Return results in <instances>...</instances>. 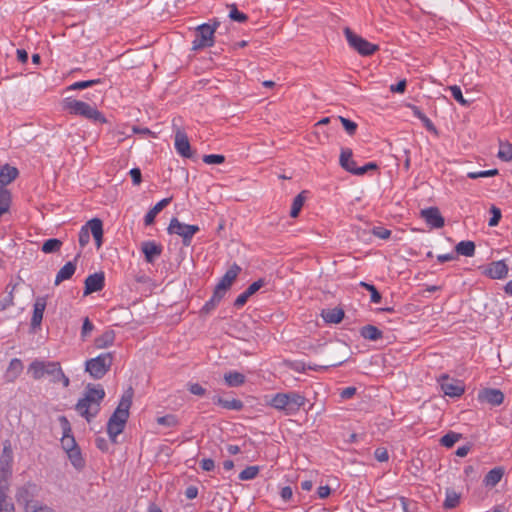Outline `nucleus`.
Returning a JSON list of instances; mask_svg holds the SVG:
<instances>
[{"instance_id":"1","label":"nucleus","mask_w":512,"mask_h":512,"mask_svg":"<svg viewBox=\"0 0 512 512\" xmlns=\"http://www.w3.org/2000/svg\"><path fill=\"white\" fill-rule=\"evenodd\" d=\"M133 389L128 388L122 395L120 402L111 415L107 423V433L112 442H117V436L121 434L125 428V424L129 418V410L132 405Z\"/></svg>"},{"instance_id":"2","label":"nucleus","mask_w":512,"mask_h":512,"mask_svg":"<svg viewBox=\"0 0 512 512\" xmlns=\"http://www.w3.org/2000/svg\"><path fill=\"white\" fill-rule=\"evenodd\" d=\"M306 403L304 395L296 391L288 393H276L268 404L285 415H295Z\"/></svg>"},{"instance_id":"3","label":"nucleus","mask_w":512,"mask_h":512,"mask_svg":"<svg viewBox=\"0 0 512 512\" xmlns=\"http://www.w3.org/2000/svg\"><path fill=\"white\" fill-rule=\"evenodd\" d=\"M63 108L71 114L83 116L93 122L106 123L107 121L97 108L80 100L66 98L63 102Z\"/></svg>"},{"instance_id":"4","label":"nucleus","mask_w":512,"mask_h":512,"mask_svg":"<svg viewBox=\"0 0 512 512\" xmlns=\"http://www.w3.org/2000/svg\"><path fill=\"white\" fill-rule=\"evenodd\" d=\"M113 363L111 353H102L95 358L89 359L85 363V370L94 379H101L110 370Z\"/></svg>"},{"instance_id":"5","label":"nucleus","mask_w":512,"mask_h":512,"mask_svg":"<svg viewBox=\"0 0 512 512\" xmlns=\"http://www.w3.org/2000/svg\"><path fill=\"white\" fill-rule=\"evenodd\" d=\"M60 363L57 361H44L35 359L28 366V374L34 380H40L45 376H50L51 378H55L58 371L60 370Z\"/></svg>"},{"instance_id":"6","label":"nucleus","mask_w":512,"mask_h":512,"mask_svg":"<svg viewBox=\"0 0 512 512\" xmlns=\"http://www.w3.org/2000/svg\"><path fill=\"white\" fill-rule=\"evenodd\" d=\"M344 35L349 46L362 56H370L379 49L378 45L370 43L366 39L355 34L349 27L344 29Z\"/></svg>"},{"instance_id":"7","label":"nucleus","mask_w":512,"mask_h":512,"mask_svg":"<svg viewBox=\"0 0 512 512\" xmlns=\"http://www.w3.org/2000/svg\"><path fill=\"white\" fill-rule=\"evenodd\" d=\"M169 234H176L182 237V243L184 246L191 244L193 236L200 230L197 225L184 224L174 217L171 219L170 224L167 228Z\"/></svg>"},{"instance_id":"8","label":"nucleus","mask_w":512,"mask_h":512,"mask_svg":"<svg viewBox=\"0 0 512 512\" xmlns=\"http://www.w3.org/2000/svg\"><path fill=\"white\" fill-rule=\"evenodd\" d=\"M215 27L208 23L196 28L195 39L192 42V50H200L214 45Z\"/></svg>"},{"instance_id":"9","label":"nucleus","mask_w":512,"mask_h":512,"mask_svg":"<svg viewBox=\"0 0 512 512\" xmlns=\"http://www.w3.org/2000/svg\"><path fill=\"white\" fill-rule=\"evenodd\" d=\"M101 402L102 401H96L94 398L84 395L83 398L78 400L75 409L82 417L90 422L99 413Z\"/></svg>"},{"instance_id":"10","label":"nucleus","mask_w":512,"mask_h":512,"mask_svg":"<svg viewBox=\"0 0 512 512\" xmlns=\"http://www.w3.org/2000/svg\"><path fill=\"white\" fill-rule=\"evenodd\" d=\"M11 472L7 468L0 469V512H14L13 503L7 501V492L9 490L8 479Z\"/></svg>"},{"instance_id":"11","label":"nucleus","mask_w":512,"mask_h":512,"mask_svg":"<svg viewBox=\"0 0 512 512\" xmlns=\"http://www.w3.org/2000/svg\"><path fill=\"white\" fill-rule=\"evenodd\" d=\"M443 393L450 397H460L464 391V385L460 380L451 379L447 374L441 375L438 380Z\"/></svg>"},{"instance_id":"12","label":"nucleus","mask_w":512,"mask_h":512,"mask_svg":"<svg viewBox=\"0 0 512 512\" xmlns=\"http://www.w3.org/2000/svg\"><path fill=\"white\" fill-rule=\"evenodd\" d=\"M36 485L33 483H26L25 485L18 488L16 492V500L19 504H23L27 512H30V508H34L35 506H31L30 504L33 501Z\"/></svg>"},{"instance_id":"13","label":"nucleus","mask_w":512,"mask_h":512,"mask_svg":"<svg viewBox=\"0 0 512 512\" xmlns=\"http://www.w3.org/2000/svg\"><path fill=\"white\" fill-rule=\"evenodd\" d=\"M59 422H60V425L62 428V438H61L62 448L65 451H69L74 448H77L78 445L75 441L74 436L72 435L71 425H70V422L68 421V419L66 418V416H60Z\"/></svg>"},{"instance_id":"14","label":"nucleus","mask_w":512,"mask_h":512,"mask_svg":"<svg viewBox=\"0 0 512 512\" xmlns=\"http://www.w3.org/2000/svg\"><path fill=\"white\" fill-rule=\"evenodd\" d=\"M240 272L241 267L234 263L222 276V278L216 285L215 290L225 295L227 290L231 287V285L233 284V282L235 281Z\"/></svg>"},{"instance_id":"15","label":"nucleus","mask_w":512,"mask_h":512,"mask_svg":"<svg viewBox=\"0 0 512 512\" xmlns=\"http://www.w3.org/2000/svg\"><path fill=\"white\" fill-rule=\"evenodd\" d=\"M420 215L431 228L439 229L445 224V220L437 207L422 209Z\"/></svg>"},{"instance_id":"16","label":"nucleus","mask_w":512,"mask_h":512,"mask_svg":"<svg viewBox=\"0 0 512 512\" xmlns=\"http://www.w3.org/2000/svg\"><path fill=\"white\" fill-rule=\"evenodd\" d=\"M174 146H175L177 153L180 156H182L184 158H192L193 157V151L191 149L187 134L180 129H177V131L175 133Z\"/></svg>"},{"instance_id":"17","label":"nucleus","mask_w":512,"mask_h":512,"mask_svg":"<svg viewBox=\"0 0 512 512\" xmlns=\"http://www.w3.org/2000/svg\"><path fill=\"white\" fill-rule=\"evenodd\" d=\"M478 400L491 406H499L504 401V394L499 389L485 388L479 391Z\"/></svg>"},{"instance_id":"18","label":"nucleus","mask_w":512,"mask_h":512,"mask_svg":"<svg viewBox=\"0 0 512 512\" xmlns=\"http://www.w3.org/2000/svg\"><path fill=\"white\" fill-rule=\"evenodd\" d=\"M105 285V276L103 272L94 273L85 279L84 295L101 291Z\"/></svg>"},{"instance_id":"19","label":"nucleus","mask_w":512,"mask_h":512,"mask_svg":"<svg viewBox=\"0 0 512 512\" xmlns=\"http://www.w3.org/2000/svg\"><path fill=\"white\" fill-rule=\"evenodd\" d=\"M47 302L45 297H37L33 305V314L31 318V328L36 330L41 326L43 314L46 308Z\"/></svg>"},{"instance_id":"20","label":"nucleus","mask_w":512,"mask_h":512,"mask_svg":"<svg viewBox=\"0 0 512 512\" xmlns=\"http://www.w3.org/2000/svg\"><path fill=\"white\" fill-rule=\"evenodd\" d=\"M484 274L491 279H503L508 274V266L503 260L494 261L487 266Z\"/></svg>"},{"instance_id":"21","label":"nucleus","mask_w":512,"mask_h":512,"mask_svg":"<svg viewBox=\"0 0 512 512\" xmlns=\"http://www.w3.org/2000/svg\"><path fill=\"white\" fill-rule=\"evenodd\" d=\"M141 250L144 253L146 262L148 263H153L162 253V247L154 241L143 242Z\"/></svg>"},{"instance_id":"22","label":"nucleus","mask_w":512,"mask_h":512,"mask_svg":"<svg viewBox=\"0 0 512 512\" xmlns=\"http://www.w3.org/2000/svg\"><path fill=\"white\" fill-rule=\"evenodd\" d=\"M90 232L95 240L97 248H100L103 243V223L99 218H93L87 222Z\"/></svg>"},{"instance_id":"23","label":"nucleus","mask_w":512,"mask_h":512,"mask_svg":"<svg viewBox=\"0 0 512 512\" xmlns=\"http://www.w3.org/2000/svg\"><path fill=\"white\" fill-rule=\"evenodd\" d=\"M352 156L353 152L350 148L341 149L339 164L344 170L351 174H353V171L356 168V162L353 160Z\"/></svg>"},{"instance_id":"24","label":"nucleus","mask_w":512,"mask_h":512,"mask_svg":"<svg viewBox=\"0 0 512 512\" xmlns=\"http://www.w3.org/2000/svg\"><path fill=\"white\" fill-rule=\"evenodd\" d=\"M170 202L171 198H164L155 204L145 215L144 224L146 226L152 225L157 214H159Z\"/></svg>"},{"instance_id":"25","label":"nucleus","mask_w":512,"mask_h":512,"mask_svg":"<svg viewBox=\"0 0 512 512\" xmlns=\"http://www.w3.org/2000/svg\"><path fill=\"white\" fill-rule=\"evenodd\" d=\"M212 401L214 404L219 405L228 410L240 411L244 407L243 402L239 399L228 400L215 395L212 397Z\"/></svg>"},{"instance_id":"26","label":"nucleus","mask_w":512,"mask_h":512,"mask_svg":"<svg viewBox=\"0 0 512 512\" xmlns=\"http://www.w3.org/2000/svg\"><path fill=\"white\" fill-rule=\"evenodd\" d=\"M23 371V363L18 358H13L6 370L5 377L7 381L13 382Z\"/></svg>"},{"instance_id":"27","label":"nucleus","mask_w":512,"mask_h":512,"mask_svg":"<svg viewBox=\"0 0 512 512\" xmlns=\"http://www.w3.org/2000/svg\"><path fill=\"white\" fill-rule=\"evenodd\" d=\"M76 271L75 261L67 262L57 273L55 277V285H59L61 282L70 279Z\"/></svg>"},{"instance_id":"28","label":"nucleus","mask_w":512,"mask_h":512,"mask_svg":"<svg viewBox=\"0 0 512 512\" xmlns=\"http://www.w3.org/2000/svg\"><path fill=\"white\" fill-rule=\"evenodd\" d=\"M18 176L17 168L8 164L0 169V183L2 186L10 184Z\"/></svg>"},{"instance_id":"29","label":"nucleus","mask_w":512,"mask_h":512,"mask_svg":"<svg viewBox=\"0 0 512 512\" xmlns=\"http://www.w3.org/2000/svg\"><path fill=\"white\" fill-rule=\"evenodd\" d=\"M245 375L237 371H229L224 374V381L229 387H239L245 383Z\"/></svg>"},{"instance_id":"30","label":"nucleus","mask_w":512,"mask_h":512,"mask_svg":"<svg viewBox=\"0 0 512 512\" xmlns=\"http://www.w3.org/2000/svg\"><path fill=\"white\" fill-rule=\"evenodd\" d=\"M360 335L364 339L377 341L383 337V332L374 325H365L360 329Z\"/></svg>"},{"instance_id":"31","label":"nucleus","mask_w":512,"mask_h":512,"mask_svg":"<svg viewBox=\"0 0 512 512\" xmlns=\"http://www.w3.org/2000/svg\"><path fill=\"white\" fill-rule=\"evenodd\" d=\"M322 317L327 323L338 324L344 318V311L341 308L328 309L322 312Z\"/></svg>"},{"instance_id":"32","label":"nucleus","mask_w":512,"mask_h":512,"mask_svg":"<svg viewBox=\"0 0 512 512\" xmlns=\"http://www.w3.org/2000/svg\"><path fill=\"white\" fill-rule=\"evenodd\" d=\"M503 475L504 470L502 468H493L485 475L484 484L486 486L494 487L501 481Z\"/></svg>"},{"instance_id":"33","label":"nucleus","mask_w":512,"mask_h":512,"mask_svg":"<svg viewBox=\"0 0 512 512\" xmlns=\"http://www.w3.org/2000/svg\"><path fill=\"white\" fill-rule=\"evenodd\" d=\"M455 251L458 255L472 257L475 254V243L470 240L460 241L455 246Z\"/></svg>"},{"instance_id":"34","label":"nucleus","mask_w":512,"mask_h":512,"mask_svg":"<svg viewBox=\"0 0 512 512\" xmlns=\"http://www.w3.org/2000/svg\"><path fill=\"white\" fill-rule=\"evenodd\" d=\"M115 334L113 330H107L100 336H98L95 341V347L98 349H103L111 346L114 342Z\"/></svg>"},{"instance_id":"35","label":"nucleus","mask_w":512,"mask_h":512,"mask_svg":"<svg viewBox=\"0 0 512 512\" xmlns=\"http://www.w3.org/2000/svg\"><path fill=\"white\" fill-rule=\"evenodd\" d=\"M460 503V494L451 488H447L445 491V500L443 507L445 509H454Z\"/></svg>"},{"instance_id":"36","label":"nucleus","mask_w":512,"mask_h":512,"mask_svg":"<svg viewBox=\"0 0 512 512\" xmlns=\"http://www.w3.org/2000/svg\"><path fill=\"white\" fill-rule=\"evenodd\" d=\"M411 109H412L413 115L423 123L424 127L428 131L433 132L435 134L437 133V129H436L435 125L433 124V122L420 110L419 107L412 105Z\"/></svg>"},{"instance_id":"37","label":"nucleus","mask_w":512,"mask_h":512,"mask_svg":"<svg viewBox=\"0 0 512 512\" xmlns=\"http://www.w3.org/2000/svg\"><path fill=\"white\" fill-rule=\"evenodd\" d=\"M224 296L225 295L214 289L212 297L204 304V306L201 309V312L206 314L210 313L217 307V305L221 302Z\"/></svg>"},{"instance_id":"38","label":"nucleus","mask_w":512,"mask_h":512,"mask_svg":"<svg viewBox=\"0 0 512 512\" xmlns=\"http://www.w3.org/2000/svg\"><path fill=\"white\" fill-rule=\"evenodd\" d=\"M84 395L94 398L96 401H102L105 397V391L101 385L88 384Z\"/></svg>"},{"instance_id":"39","label":"nucleus","mask_w":512,"mask_h":512,"mask_svg":"<svg viewBox=\"0 0 512 512\" xmlns=\"http://www.w3.org/2000/svg\"><path fill=\"white\" fill-rule=\"evenodd\" d=\"M461 438L462 434L454 431H449L440 438L439 442L442 446L446 448H452L455 445V443L458 442Z\"/></svg>"},{"instance_id":"40","label":"nucleus","mask_w":512,"mask_h":512,"mask_svg":"<svg viewBox=\"0 0 512 512\" xmlns=\"http://www.w3.org/2000/svg\"><path fill=\"white\" fill-rule=\"evenodd\" d=\"M62 241L57 238H50L42 244V252L46 254L55 253L60 250Z\"/></svg>"},{"instance_id":"41","label":"nucleus","mask_w":512,"mask_h":512,"mask_svg":"<svg viewBox=\"0 0 512 512\" xmlns=\"http://www.w3.org/2000/svg\"><path fill=\"white\" fill-rule=\"evenodd\" d=\"M67 454H68V457L72 463V465L77 468V469H80L84 466V460L81 456V451L79 449V447L77 448H74L72 450H69V451H66Z\"/></svg>"},{"instance_id":"42","label":"nucleus","mask_w":512,"mask_h":512,"mask_svg":"<svg viewBox=\"0 0 512 512\" xmlns=\"http://www.w3.org/2000/svg\"><path fill=\"white\" fill-rule=\"evenodd\" d=\"M10 200V192L7 189L0 187V217L8 211Z\"/></svg>"},{"instance_id":"43","label":"nucleus","mask_w":512,"mask_h":512,"mask_svg":"<svg viewBox=\"0 0 512 512\" xmlns=\"http://www.w3.org/2000/svg\"><path fill=\"white\" fill-rule=\"evenodd\" d=\"M304 201H305L304 192L299 193L293 199L291 211H290V216L292 218H296L299 215V213L303 207Z\"/></svg>"},{"instance_id":"44","label":"nucleus","mask_w":512,"mask_h":512,"mask_svg":"<svg viewBox=\"0 0 512 512\" xmlns=\"http://www.w3.org/2000/svg\"><path fill=\"white\" fill-rule=\"evenodd\" d=\"M447 89L451 92V95L455 101H457L461 106L468 107L470 105V102L464 98L462 90L459 86L452 85Z\"/></svg>"},{"instance_id":"45","label":"nucleus","mask_w":512,"mask_h":512,"mask_svg":"<svg viewBox=\"0 0 512 512\" xmlns=\"http://www.w3.org/2000/svg\"><path fill=\"white\" fill-rule=\"evenodd\" d=\"M102 81L101 79H93V80H86V81H78L66 88L67 91H73V90H82L89 87H92L94 85L100 84Z\"/></svg>"},{"instance_id":"46","label":"nucleus","mask_w":512,"mask_h":512,"mask_svg":"<svg viewBox=\"0 0 512 512\" xmlns=\"http://www.w3.org/2000/svg\"><path fill=\"white\" fill-rule=\"evenodd\" d=\"M157 423L166 427H175L179 424L178 418L176 415L167 414L157 418Z\"/></svg>"},{"instance_id":"47","label":"nucleus","mask_w":512,"mask_h":512,"mask_svg":"<svg viewBox=\"0 0 512 512\" xmlns=\"http://www.w3.org/2000/svg\"><path fill=\"white\" fill-rule=\"evenodd\" d=\"M498 158L503 161H511L512 160V145L509 143L500 144V148L497 154Z\"/></svg>"},{"instance_id":"48","label":"nucleus","mask_w":512,"mask_h":512,"mask_svg":"<svg viewBox=\"0 0 512 512\" xmlns=\"http://www.w3.org/2000/svg\"><path fill=\"white\" fill-rule=\"evenodd\" d=\"M259 473V467L258 466H248L239 474L240 480H252L254 479Z\"/></svg>"},{"instance_id":"49","label":"nucleus","mask_w":512,"mask_h":512,"mask_svg":"<svg viewBox=\"0 0 512 512\" xmlns=\"http://www.w3.org/2000/svg\"><path fill=\"white\" fill-rule=\"evenodd\" d=\"M230 7H231V10L229 13V17L231 20L239 22V23H244L248 20V16L246 14L240 12L237 9L235 4H232Z\"/></svg>"},{"instance_id":"50","label":"nucleus","mask_w":512,"mask_h":512,"mask_svg":"<svg viewBox=\"0 0 512 512\" xmlns=\"http://www.w3.org/2000/svg\"><path fill=\"white\" fill-rule=\"evenodd\" d=\"M360 286L367 289L371 294V302L373 303H379L382 299L381 294L378 292L376 287L372 284L366 283V282H360Z\"/></svg>"},{"instance_id":"51","label":"nucleus","mask_w":512,"mask_h":512,"mask_svg":"<svg viewBox=\"0 0 512 512\" xmlns=\"http://www.w3.org/2000/svg\"><path fill=\"white\" fill-rule=\"evenodd\" d=\"M498 173L499 172L497 169L483 170L478 172H469L467 174V177L470 179L486 178L496 176Z\"/></svg>"},{"instance_id":"52","label":"nucleus","mask_w":512,"mask_h":512,"mask_svg":"<svg viewBox=\"0 0 512 512\" xmlns=\"http://www.w3.org/2000/svg\"><path fill=\"white\" fill-rule=\"evenodd\" d=\"M93 330V323L90 321L88 317H85L81 328V339L85 341L90 336Z\"/></svg>"},{"instance_id":"53","label":"nucleus","mask_w":512,"mask_h":512,"mask_svg":"<svg viewBox=\"0 0 512 512\" xmlns=\"http://www.w3.org/2000/svg\"><path fill=\"white\" fill-rule=\"evenodd\" d=\"M338 119L340 120V122L342 123L344 129L346 130V132L349 134V135H354L356 130H357V124L350 120V119H347V118H344L342 116H339Z\"/></svg>"},{"instance_id":"54","label":"nucleus","mask_w":512,"mask_h":512,"mask_svg":"<svg viewBox=\"0 0 512 512\" xmlns=\"http://www.w3.org/2000/svg\"><path fill=\"white\" fill-rule=\"evenodd\" d=\"M90 241V229L87 223L82 226L79 232V244L81 247H85Z\"/></svg>"},{"instance_id":"55","label":"nucleus","mask_w":512,"mask_h":512,"mask_svg":"<svg viewBox=\"0 0 512 512\" xmlns=\"http://www.w3.org/2000/svg\"><path fill=\"white\" fill-rule=\"evenodd\" d=\"M371 232L375 237L383 240H386L391 236V230L382 226L373 227Z\"/></svg>"},{"instance_id":"56","label":"nucleus","mask_w":512,"mask_h":512,"mask_svg":"<svg viewBox=\"0 0 512 512\" xmlns=\"http://www.w3.org/2000/svg\"><path fill=\"white\" fill-rule=\"evenodd\" d=\"M225 161V157L220 154H209L204 155L203 162L206 164H222Z\"/></svg>"},{"instance_id":"57","label":"nucleus","mask_w":512,"mask_h":512,"mask_svg":"<svg viewBox=\"0 0 512 512\" xmlns=\"http://www.w3.org/2000/svg\"><path fill=\"white\" fill-rule=\"evenodd\" d=\"M377 168H378V166L376 163L369 162V163H366L362 167L356 166L355 170L353 171V175L362 176V175L366 174L368 171L376 170Z\"/></svg>"},{"instance_id":"58","label":"nucleus","mask_w":512,"mask_h":512,"mask_svg":"<svg viewBox=\"0 0 512 512\" xmlns=\"http://www.w3.org/2000/svg\"><path fill=\"white\" fill-rule=\"evenodd\" d=\"M490 211H491L492 217L490 218L488 225L490 227L497 226L501 219V210L499 208H497L496 206H492Z\"/></svg>"},{"instance_id":"59","label":"nucleus","mask_w":512,"mask_h":512,"mask_svg":"<svg viewBox=\"0 0 512 512\" xmlns=\"http://www.w3.org/2000/svg\"><path fill=\"white\" fill-rule=\"evenodd\" d=\"M264 285H265V280L264 279H259V280L255 281V282H253L252 284H250L247 287V289L245 290V292L247 294H249V296L251 297L258 290H260Z\"/></svg>"},{"instance_id":"60","label":"nucleus","mask_w":512,"mask_h":512,"mask_svg":"<svg viewBox=\"0 0 512 512\" xmlns=\"http://www.w3.org/2000/svg\"><path fill=\"white\" fill-rule=\"evenodd\" d=\"M50 381L52 383H58V382H62L63 386L66 388L69 386L70 384V380L69 378L64 374L62 368L60 367V370L58 371L57 375L55 378H50Z\"/></svg>"},{"instance_id":"61","label":"nucleus","mask_w":512,"mask_h":512,"mask_svg":"<svg viewBox=\"0 0 512 512\" xmlns=\"http://www.w3.org/2000/svg\"><path fill=\"white\" fill-rule=\"evenodd\" d=\"M374 457L379 461V462H386L388 461L389 459V455H388V451L386 448L384 447H379L375 450L374 452Z\"/></svg>"},{"instance_id":"62","label":"nucleus","mask_w":512,"mask_h":512,"mask_svg":"<svg viewBox=\"0 0 512 512\" xmlns=\"http://www.w3.org/2000/svg\"><path fill=\"white\" fill-rule=\"evenodd\" d=\"M13 305V291H10L0 300V311L7 309Z\"/></svg>"},{"instance_id":"63","label":"nucleus","mask_w":512,"mask_h":512,"mask_svg":"<svg viewBox=\"0 0 512 512\" xmlns=\"http://www.w3.org/2000/svg\"><path fill=\"white\" fill-rule=\"evenodd\" d=\"M129 174L134 185H139L142 182L141 170L139 168H132Z\"/></svg>"},{"instance_id":"64","label":"nucleus","mask_w":512,"mask_h":512,"mask_svg":"<svg viewBox=\"0 0 512 512\" xmlns=\"http://www.w3.org/2000/svg\"><path fill=\"white\" fill-rule=\"evenodd\" d=\"M188 390L194 394V395H197V396H203L206 392L205 388H203L200 384L198 383H192V384H189L188 386Z\"/></svg>"}]
</instances>
